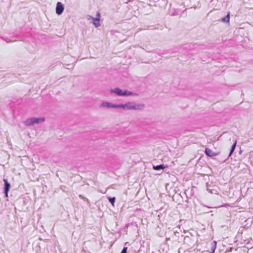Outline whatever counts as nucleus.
Here are the masks:
<instances>
[{
    "label": "nucleus",
    "instance_id": "nucleus-1",
    "mask_svg": "<svg viewBox=\"0 0 253 253\" xmlns=\"http://www.w3.org/2000/svg\"><path fill=\"white\" fill-rule=\"evenodd\" d=\"M113 107H120L123 109H137L138 108V106H136L135 105L132 104L131 103H128L126 104H121L116 106H113Z\"/></svg>",
    "mask_w": 253,
    "mask_h": 253
},
{
    "label": "nucleus",
    "instance_id": "nucleus-2",
    "mask_svg": "<svg viewBox=\"0 0 253 253\" xmlns=\"http://www.w3.org/2000/svg\"><path fill=\"white\" fill-rule=\"evenodd\" d=\"M45 120L44 118H33L27 122V125H32L35 124H38L44 122Z\"/></svg>",
    "mask_w": 253,
    "mask_h": 253
},
{
    "label": "nucleus",
    "instance_id": "nucleus-3",
    "mask_svg": "<svg viewBox=\"0 0 253 253\" xmlns=\"http://www.w3.org/2000/svg\"><path fill=\"white\" fill-rule=\"evenodd\" d=\"M114 92L119 96H128L132 94V93L130 91L123 90L119 88H116Z\"/></svg>",
    "mask_w": 253,
    "mask_h": 253
},
{
    "label": "nucleus",
    "instance_id": "nucleus-4",
    "mask_svg": "<svg viewBox=\"0 0 253 253\" xmlns=\"http://www.w3.org/2000/svg\"><path fill=\"white\" fill-rule=\"evenodd\" d=\"M64 6L63 3L61 2H58L56 4V12L57 14L60 15L63 12Z\"/></svg>",
    "mask_w": 253,
    "mask_h": 253
},
{
    "label": "nucleus",
    "instance_id": "nucleus-5",
    "mask_svg": "<svg viewBox=\"0 0 253 253\" xmlns=\"http://www.w3.org/2000/svg\"><path fill=\"white\" fill-rule=\"evenodd\" d=\"M205 153L207 156L210 157L216 156L219 154L218 152H215L209 148H206L205 149Z\"/></svg>",
    "mask_w": 253,
    "mask_h": 253
},
{
    "label": "nucleus",
    "instance_id": "nucleus-6",
    "mask_svg": "<svg viewBox=\"0 0 253 253\" xmlns=\"http://www.w3.org/2000/svg\"><path fill=\"white\" fill-rule=\"evenodd\" d=\"M3 181L4 182V184H5V196L6 197H8V192L9 190V188L10 187V184L7 182V180L6 179H4L3 180Z\"/></svg>",
    "mask_w": 253,
    "mask_h": 253
},
{
    "label": "nucleus",
    "instance_id": "nucleus-7",
    "mask_svg": "<svg viewBox=\"0 0 253 253\" xmlns=\"http://www.w3.org/2000/svg\"><path fill=\"white\" fill-rule=\"evenodd\" d=\"M100 13L97 12V18H93V24L96 27H98L100 25L99 19H100Z\"/></svg>",
    "mask_w": 253,
    "mask_h": 253
},
{
    "label": "nucleus",
    "instance_id": "nucleus-8",
    "mask_svg": "<svg viewBox=\"0 0 253 253\" xmlns=\"http://www.w3.org/2000/svg\"><path fill=\"white\" fill-rule=\"evenodd\" d=\"M222 21L225 23H229L230 21V12H228L227 16L222 18Z\"/></svg>",
    "mask_w": 253,
    "mask_h": 253
},
{
    "label": "nucleus",
    "instance_id": "nucleus-9",
    "mask_svg": "<svg viewBox=\"0 0 253 253\" xmlns=\"http://www.w3.org/2000/svg\"><path fill=\"white\" fill-rule=\"evenodd\" d=\"M153 169L155 170H159V169H163L166 168V166H164L163 165H157V166H153Z\"/></svg>",
    "mask_w": 253,
    "mask_h": 253
},
{
    "label": "nucleus",
    "instance_id": "nucleus-10",
    "mask_svg": "<svg viewBox=\"0 0 253 253\" xmlns=\"http://www.w3.org/2000/svg\"><path fill=\"white\" fill-rule=\"evenodd\" d=\"M216 241H213V245H212V248L211 249V253H214L215 249H216Z\"/></svg>",
    "mask_w": 253,
    "mask_h": 253
},
{
    "label": "nucleus",
    "instance_id": "nucleus-11",
    "mask_svg": "<svg viewBox=\"0 0 253 253\" xmlns=\"http://www.w3.org/2000/svg\"><path fill=\"white\" fill-rule=\"evenodd\" d=\"M115 199H116L115 197H113V198L110 197L108 198L109 201L110 202V203L113 206H114V203L115 201Z\"/></svg>",
    "mask_w": 253,
    "mask_h": 253
},
{
    "label": "nucleus",
    "instance_id": "nucleus-12",
    "mask_svg": "<svg viewBox=\"0 0 253 253\" xmlns=\"http://www.w3.org/2000/svg\"><path fill=\"white\" fill-rule=\"evenodd\" d=\"M236 143H237V142H235L234 143V144L233 145V146H232V149H231V151H230V154H229V156H230V155L232 154V153L234 152V149H235V147H236Z\"/></svg>",
    "mask_w": 253,
    "mask_h": 253
},
{
    "label": "nucleus",
    "instance_id": "nucleus-13",
    "mask_svg": "<svg viewBox=\"0 0 253 253\" xmlns=\"http://www.w3.org/2000/svg\"><path fill=\"white\" fill-rule=\"evenodd\" d=\"M127 247H124V248L123 249V250L122 251L121 253H127Z\"/></svg>",
    "mask_w": 253,
    "mask_h": 253
},
{
    "label": "nucleus",
    "instance_id": "nucleus-14",
    "mask_svg": "<svg viewBox=\"0 0 253 253\" xmlns=\"http://www.w3.org/2000/svg\"><path fill=\"white\" fill-rule=\"evenodd\" d=\"M102 105L105 107H111V105H110V104L106 102L102 103ZM113 105H112L111 107H113Z\"/></svg>",
    "mask_w": 253,
    "mask_h": 253
}]
</instances>
